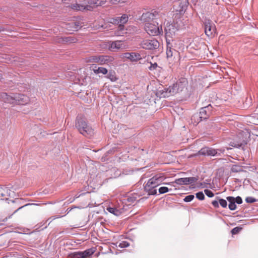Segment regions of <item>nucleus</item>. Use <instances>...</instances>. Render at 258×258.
Wrapping results in <instances>:
<instances>
[{
	"mask_svg": "<svg viewBox=\"0 0 258 258\" xmlns=\"http://www.w3.org/2000/svg\"><path fill=\"white\" fill-rule=\"evenodd\" d=\"M0 195L1 197H7L6 192L4 191V188L2 187H0Z\"/></svg>",
	"mask_w": 258,
	"mask_h": 258,
	"instance_id": "43",
	"label": "nucleus"
},
{
	"mask_svg": "<svg viewBox=\"0 0 258 258\" xmlns=\"http://www.w3.org/2000/svg\"><path fill=\"white\" fill-rule=\"evenodd\" d=\"M196 198L199 200L202 201L205 199V195L202 191L198 192L196 194Z\"/></svg>",
	"mask_w": 258,
	"mask_h": 258,
	"instance_id": "31",
	"label": "nucleus"
},
{
	"mask_svg": "<svg viewBox=\"0 0 258 258\" xmlns=\"http://www.w3.org/2000/svg\"><path fill=\"white\" fill-rule=\"evenodd\" d=\"M245 201L247 203H253L256 202V200L252 197H248L246 198Z\"/></svg>",
	"mask_w": 258,
	"mask_h": 258,
	"instance_id": "36",
	"label": "nucleus"
},
{
	"mask_svg": "<svg viewBox=\"0 0 258 258\" xmlns=\"http://www.w3.org/2000/svg\"><path fill=\"white\" fill-rule=\"evenodd\" d=\"M75 126L79 133L86 137L90 138L94 135V130L86 119L82 116L76 117Z\"/></svg>",
	"mask_w": 258,
	"mask_h": 258,
	"instance_id": "3",
	"label": "nucleus"
},
{
	"mask_svg": "<svg viewBox=\"0 0 258 258\" xmlns=\"http://www.w3.org/2000/svg\"><path fill=\"white\" fill-rule=\"evenodd\" d=\"M21 201V200L20 199H16L15 200H12V201L13 203H20V202Z\"/></svg>",
	"mask_w": 258,
	"mask_h": 258,
	"instance_id": "45",
	"label": "nucleus"
},
{
	"mask_svg": "<svg viewBox=\"0 0 258 258\" xmlns=\"http://www.w3.org/2000/svg\"><path fill=\"white\" fill-rule=\"evenodd\" d=\"M164 180V177L161 174H157L148 180V181L145 186H149L150 188H156L162 184Z\"/></svg>",
	"mask_w": 258,
	"mask_h": 258,
	"instance_id": "11",
	"label": "nucleus"
},
{
	"mask_svg": "<svg viewBox=\"0 0 258 258\" xmlns=\"http://www.w3.org/2000/svg\"><path fill=\"white\" fill-rule=\"evenodd\" d=\"M62 216H52L51 217H50L49 219H48L47 221H49L50 220L48 224H49V223L52 221H53V220H55L56 219H57V218H61L62 217Z\"/></svg>",
	"mask_w": 258,
	"mask_h": 258,
	"instance_id": "42",
	"label": "nucleus"
},
{
	"mask_svg": "<svg viewBox=\"0 0 258 258\" xmlns=\"http://www.w3.org/2000/svg\"><path fill=\"white\" fill-rule=\"evenodd\" d=\"M160 14L157 11L152 10V12H148L145 13H143L141 17V20L147 23L150 22L159 18Z\"/></svg>",
	"mask_w": 258,
	"mask_h": 258,
	"instance_id": "10",
	"label": "nucleus"
},
{
	"mask_svg": "<svg viewBox=\"0 0 258 258\" xmlns=\"http://www.w3.org/2000/svg\"><path fill=\"white\" fill-rule=\"evenodd\" d=\"M187 81L184 78H181L178 80L173 85L169 86L168 88H165L161 90H159L157 92V95L160 98H166L170 96L174 95L175 94L181 92L186 87Z\"/></svg>",
	"mask_w": 258,
	"mask_h": 258,
	"instance_id": "1",
	"label": "nucleus"
},
{
	"mask_svg": "<svg viewBox=\"0 0 258 258\" xmlns=\"http://www.w3.org/2000/svg\"><path fill=\"white\" fill-rule=\"evenodd\" d=\"M226 200L229 202L228 208L231 211L236 210L237 206L236 205L235 200L234 197L229 196L226 197Z\"/></svg>",
	"mask_w": 258,
	"mask_h": 258,
	"instance_id": "22",
	"label": "nucleus"
},
{
	"mask_svg": "<svg viewBox=\"0 0 258 258\" xmlns=\"http://www.w3.org/2000/svg\"><path fill=\"white\" fill-rule=\"evenodd\" d=\"M170 189L166 186H162L159 188V192L160 194H163L168 192Z\"/></svg>",
	"mask_w": 258,
	"mask_h": 258,
	"instance_id": "30",
	"label": "nucleus"
},
{
	"mask_svg": "<svg viewBox=\"0 0 258 258\" xmlns=\"http://www.w3.org/2000/svg\"><path fill=\"white\" fill-rule=\"evenodd\" d=\"M212 204L215 208H219V204L222 208H226L227 206V201L223 199H221L219 197H216V200L212 201Z\"/></svg>",
	"mask_w": 258,
	"mask_h": 258,
	"instance_id": "20",
	"label": "nucleus"
},
{
	"mask_svg": "<svg viewBox=\"0 0 258 258\" xmlns=\"http://www.w3.org/2000/svg\"><path fill=\"white\" fill-rule=\"evenodd\" d=\"M118 25L119 30L120 31H124V24H117Z\"/></svg>",
	"mask_w": 258,
	"mask_h": 258,
	"instance_id": "44",
	"label": "nucleus"
},
{
	"mask_svg": "<svg viewBox=\"0 0 258 258\" xmlns=\"http://www.w3.org/2000/svg\"><path fill=\"white\" fill-rule=\"evenodd\" d=\"M229 150L231 149L230 148L228 147H222L219 149H215V151L217 152V154L215 155V157H220L222 154H223L225 153V150Z\"/></svg>",
	"mask_w": 258,
	"mask_h": 258,
	"instance_id": "27",
	"label": "nucleus"
},
{
	"mask_svg": "<svg viewBox=\"0 0 258 258\" xmlns=\"http://www.w3.org/2000/svg\"><path fill=\"white\" fill-rule=\"evenodd\" d=\"M4 191L6 192L7 197H11L12 191L9 189L7 187H4Z\"/></svg>",
	"mask_w": 258,
	"mask_h": 258,
	"instance_id": "40",
	"label": "nucleus"
},
{
	"mask_svg": "<svg viewBox=\"0 0 258 258\" xmlns=\"http://www.w3.org/2000/svg\"><path fill=\"white\" fill-rule=\"evenodd\" d=\"M113 4H122L125 3L126 0H111Z\"/></svg>",
	"mask_w": 258,
	"mask_h": 258,
	"instance_id": "41",
	"label": "nucleus"
},
{
	"mask_svg": "<svg viewBox=\"0 0 258 258\" xmlns=\"http://www.w3.org/2000/svg\"><path fill=\"white\" fill-rule=\"evenodd\" d=\"M122 42L121 41H114L110 43L109 45V49L110 51H115L122 48Z\"/></svg>",
	"mask_w": 258,
	"mask_h": 258,
	"instance_id": "21",
	"label": "nucleus"
},
{
	"mask_svg": "<svg viewBox=\"0 0 258 258\" xmlns=\"http://www.w3.org/2000/svg\"><path fill=\"white\" fill-rule=\"evenodd\" d=\"M85 4L87 3L85 5L76 4L72 6V8L74 10L83 11L84 10H91L92 9V5H97L96 0H86L85 1Z\"/></svg>",
	"mask_w": 258,
	"mask_h": 258,
	"instance_id": "12",
	"label": "nucleus"
},
{
	"mask_svg": "<svg viewBox=\"0 0 258 258\" xmlns=\"http://www.w3.org/2000/svg\"><path fill=\"white\" fill-rule=\"evenodd\" d=\"M143 48L149 50H154L158 48L159 42L154 38L152 39H146L142 41L141 44Z\"/></svg>",
	"mask_w": 258,
	"mask_h": 258,
	"instance_id": "9",
	"label": "nucleus"
},
{
	"mask_svg": "<svg viewBox=\"0 0 258 258\" xmlns=\"http://www.w3.org/2000/svg\"><path fill=\"white\" fill-rule=\"evenodd\" d=\"M213 107L211 104L202 107L198 113L191 116V119L198 124L200 121L207 119L212 114Z\"/></svg>",
	"mask_w": 258,
	"mask_h": 258,
	"instance_id": "4",
	"label": "nucleus"
},
{
	"mask_svg": "<svg viewBox=\"0 0 258 258\" xmlns=\"http://www.w3.org/2000/svg\"><path fill=\"white\" fill-rule=\"evenodd\" d=\"M194 198H195L194 195H188V196H186L184 198L183 201L185 202H191V201H192L194 200Z\"/></svg>",
	"mask_w": 258,
	"mask_h": 258,
	"instance_id": "32",
	"label": "nucleus"
},
{
	"mask_svg": "<svg viewBox=\"0 0 258 258\" xmlns=\"http://www.w3.org/2000/svg\"><path fill=\"white\" fill-rule=\"evenodd\" d=\"M98 55H91L85 58V61L87 63H97Z\"/></svg>",
	"mask_w": 258,
	"mask_h": 258,
	"instance_id": "24",
	"label": "nucleus"
},
{
	"mask_svg": "<svg viewBox=\"0 0 258 258\" xmlns=\"http://www.w3.org/2000/svg\"><path fill=\"white\" fill-rule=\"evenodd\" d=\"M145 30L148 34L152 36H158L163 32L161 26L160 27L150 23L146 24Z\"/></svg>",
	"mask_w": 258,
	"mask_h": 258,
	"instance_id": "7",
	"label": "nucleus"
},
{
	"mask_svg": "<svg viewBox=\"0 0 258 258\" xmlns=\"http://www.w3.org/2000/svg\"><path fill=\"white\" fill-rule=\"evenodd\" d=\"M158 65L157 63L155 62L154 63H151L150 66L149 67V69L150 71H153L156 69Z\"/></svg>",
	"mask_w": 258,
	"mask_h": 258,
	"instance_id": "38",
	"label": "nucleus"
},
{
	"mask_svg": "<svg viewBox=\"0 0 258 258\" xmlns=\"http://www.w3.org/2000/svg\"><path fill=\"white\" fill-rule=\"evenodd\" d=\"M205 34L208 37H212L216 31V27L213 22L209 19L205 18L203 21Z\"/></svg>",
	"mask_w": 258,
	"mask_h": 258,
	"instance_id": "8",
	"label": "nucleus"
},
{
	"mask_svg": "<svg viewBox=\"0 0 258 258\" xmlns=\"http://www.w3.org/2000/svg\"><path fill=\"white\" fill-rule=\"evenodd\" d=\"M71 24L72 25H74V26L73 27V28H74L73 30H74V31H77L82 27L81 23L79 21L73 22Z\"/></svg>",
	"mask_w": 258,
	"mask_h": 258,
	"instance_id": "29",
	"label": "nucleus"
},
{
	"mask_svg": "<svg viewBox=\"0 0 258 258\" xmlns=\"http://www.w3.org/2000/svg\"><path fill=\"white\" fill-rule=\"evenodd\" d=\"M114 59V57L111 55H98L97 63L100 65L108 64Z\"/></svg>",
	"mask_w": 258,
	"mask_h": 258,
	"instance_id": "17",
	"label": "nucleus"
},
{
	"mask_svg": "<svg viewBox=\"0 0 258 258\" xmlns=\"http://www.w3.org/2000/svg\"><path fill=\"white\" fill-rule=\"evenodd\" d=\"M117 35H121L122 33H120L119 32H116L115 33Z\"/></svg>",
	"mask_w": 258,
	"mask_h": 258,
	"instance_id": "47",
	"label": "nucleus"
},
{
	"mask_svg": "<svg viewBox=\"0 0 258 258\" xmlns=\"http://www.w3.org/2000/svg\"><path fill=\"white\" fill-rule=\"evenodd\" d=\"M106 77L111 82H115L117 80V78L114 72H110L108 74H107Z\"/></svg>",
	"mask_w": 258,
	"mask_h": 258,
	"instance_id": "28",
	"label": "nucleus"
},
{
	"mask_svg": "<svg viewBox=\"0 0 258 258\" xmlns=\"http://www.w3.org/2000/svg\"><path fill=\"white\" fill-rule=\"evenodd\" d=\"M93 72L96 74H102L106 75L107 74L108 70L103 67H98L97 69H93Z\"/></svg>",
	"mask_w": 258,
	"mask_h": 258,
	"instance_id": "23",
	"label": "nucleus"
},
{
	"mask_svg": "<svg viewBox=\"0 0 258 258\" xmlns=\"http://www.w3.org/2000/svg\"><path fill=\"white\" fill-rule=\"evenodd\" d=\"M204 192L206 195L209 198H212L214 196V193L211 190L206 189L204 190Z\"/></svg>",
	"mask_w": 258,
	"mask_h": 258,
	"instance_id": "35",
	"label": "nucleus"
},
{
	"mask_svg": "<svg viewBox=\"0 0 258 258\" xmlns=\"http://www.w3.org/2000/svg\"><path fill=\"white\" fill-rule=\"evenodd\" d=\"M166 42V55L167 58L172 57L173 55H176L178 53V51L176 50L174 48V41H171L167 39Z\"/></svg>",
	"mask_w": 258,
	"mask_h": 258,
	"instance_id": "15",
	"label": "nucleus"
},
{
	"mask_svg": "<svg viewBox=\"0 0 258 258\" xmlns=\"http://www.w3.org/2000/svg\"><path fill=\"white\" fill-rule=\"evenodd\" d=\"M198 154L204 156L215 157L217 152L215 151V149L209 147H205L201 149L198 152Z\"/></svg>",
	"mask_w": 258,
	"mask_h": 258,
	"instance_id": "16",
	"label": "nucleus"
},
{
	"mask_svg": "<svg viewBox=\"0 0 258 258\" xmlns=\"http://www.w3.org/2000/svg\"><path fill=\"white\" fill-rule=\"evenodd\" d=\"M122 56L132 62H136L142 59L141 55L136 52H125L122 54Z\"/></svg>",
	"mask_w": 258,
	"mask_h": 258,
	"instance_id": "18",
	"label": "nucleus"
},
{
	"mask_svg": "<svg viewBox=\"0 0 258 258\" xmlns=\"http://www.w3.org/2000/svg\"><path fill=\"white\" fill-rule=\"evenodd\" d=\"M181 26V25L178 24L177 22L176 23L174 22V23H170L168 22L164 28L166 41L168 39L171 41H174L173 37L175 35L176 31L179 30Z\"/></svg>",
	"mask_w": 258,
	"mask_h": 258,
	"instance_id": "5",
	"label": "nucleus"
},
{
	"mask_svg": "<svg viewBox=\"0 0 258 258\" xmlns=\"http://www.w3.org/2000/svg\"><path fill=\"white\" fill-rule=\"evenodd\" d=\"M128 20V15L123 14L121 17H116L112 19L111 23L114 24H124Z\"/></svg>",
	"mask_w": 258,
	"mask_h": 258,
	"instance_id": "19",
	"label": "nucleus"
},
{
	"mask_svg": "<svg viewBox=\"0 0 258 258\" xmlns=\"http://www.w3.org/2000/svg\"><path fill=\"white\" fill-rule=\"evenodd\" d=\"M94 250L92 249H88L84 251L75 252L71 254L72 258H88L92 255Z\"/></svg>",
	"mask_w": 258,
	"mask_h": 258,
	"instance_id": "14",
	"label": "nucleus"
},
{
	"mask_svg": "<svg viewBox=\"0 0 258 258\" xmlns=\"http://www.w3.org/2000/svg\"><path fill=\"white\" fill-rule=\"evenodd\" d=\"M107 210L110 213L115 215V216H119L121 214L120 211L115 207H108L107 208Z\"/></svg>",
	"mask_w": 258,
	"mask_h": 258,
	"instance_id": "25",
	"label": "nucleus"
},
{
	"mask_svg": "<svg viewBox=\"0 0 258 258\" xmlns=\"http://www.w3.org/2000/svg\"><path fill=\"white\" fill-rule=\"evenodd\" d=\"M205 183L204 182V183H201V186L202 187H205Z\"/></svg>",
	"mask_w": 258,
	"mask_h": 258,
	"instance_id": "46",
	"label": "nucleus"
},
{
	"mask_svg": "<svg viewBox=\"0 0 258 258\" xmlns=\"http://www.w3.org/2000/svg\"><path fill=\"white\" fill-rule=\"evenodd\" d=\"M199 179V177H183L176 179L174 181L169 183H164L165 184L171 185L175 187V184L182 185H188L196 182Z\"/></svg>",
	"mask_w": 258,
	"mask_h": 258,
	"instance_id": "6",
	"label": "nucleus"
},
{
	"mask_svg": "<svg viewBox=\"0 0 258 258\" xmlns=\"http://www.w3.org/2000/svg\"><path fill=\"white\" fill-rule=\"evenodd\" d=\"M0 100L6 103L24 105L29 102V98L21 94L11 93L9 95L3 92L0 94Z\"/></svg>",
	"mask_w": 258,
	"mask_h": 258,
	"instance_id": "2",
	"label": "nucleus"
},
{
	"mask_svg": "<svg viewBox=\"0 0 258 258\" xmlns=\"http://www.w3.org/2000/svg\"><path fill=\"white\" fill-rule=\"evenodd\" d=\"M29 205H37V204H34V203H29V204H27L24 206H21L20 207H19L17 210H16L14 212V213H16L17 211H18L19 210L22 209L23 208H24V207H26V206H29Z\"/></svg>",
	"mask_w": 258,
	"mask_h": 258,
	"instance_id": "37",
	"label": "nucleus"
},
{
	"mask_svg": "<svg viewBox=\"0 0 258 258\" xmlns=\"http://www.w3.org/2000/svg\"><path fill=\"white\" fill-rule=\"evenodd\" d=\"M234 199L236 204H241L242 203V199L240 197L237 196L236 198H234Z\"/></svg>",
	"mask_w": 258,
	"mask_h": 258,
	"instance_id": "39",
	"label": "nucleus"
},
{
	"mask_svg": "<svg viewBox=\"0 0 258 258\" xmlns=\"http://www.w3.org/2000/svg\"><path fill=\"white\" fill-rule=\"evenodd\" d=\"M130 245V243L125 241H122L121 242L119 243L118 246L120 248H125L127 247Z\"/></svg>",
	"mask_w": 258,
	"mask_h": 258,
	"instance_id": "34",
	"label": "nucleus"
},
{
	"mask_svg": "<svg viewBox=\"0 0 258 258\" xmlns=\"http://www.w3.org/2000/svg\"><path fill=\"white\" fill-rule=\"evenodd\" d=\"M247 145V141L243 138L241 137V135H238L235 139L231 141L229 145L238 149H241L243 150H245V147Z\"/></svg>",
	"mask_w": 258,
	"mask_h": 258,
	"instance_id": "13",
	"label": "nucleus"
},
{
	"mask_svg": "<svg viewBox=\"0 0 258 258\" xmlns=\"http://www.w3.org/2000/svg\"><path fill=\"white\" fill-rule=\"evenodd\" d=\"M145 191L148 193L149 195H155L157 194V190L155 188H150L149 186H144Z\"/></svg>",
	"mask_w": 258,
	"mask_h": 258,
	"instance_id": "26",
	"label": "nucleus"
},
{
	"mask_svg": "<svg viewBox=\"0 0 258 258\" xmlns=\"http://www.w3.org/2000/svg\"><path fill=\"white\" fill-rule=\"evenodd\" d=\"M241 229L242 228L241 227H236L231 230V232L233 235L237 234L240 231Z\"/></svg>",
	"mask_w": 258,
	"mask_h": 258,
	"instance_id": "33",
	"label": "nucleus"
}]
</instances>
